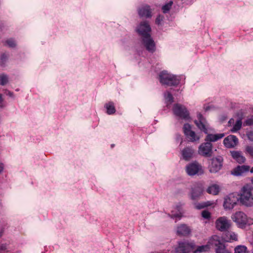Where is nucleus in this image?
<instances>
[{"mask_svg":"<svg viewBox=\"0 0 253 253\" xmlns=\"http://www.w3.org/2000/svg\"><path fill=\"white\" fill-rule=\"evenodd\" d=\"M239 201V195L231 193L224 198L223 207L226 210H232Z\"/></svg>","mask_w":253,"mask_h":253,"instance_id":"obj_6","label":"nucleus"},{"mask_svg":"<svg viewBox=\"0 0 253 253\" xmlns=\"http://www.w3.org/2000/svg\"><path fill=\"white\" fill-rule=\"evenodd\" d=\"M162 17L159 15L157 17L156 19V23L158 25L160 24L161 22L162 21Z\"/></svg>","mask_w":253,"mask_h":253,"instance_id":"obj_38","label":"nucleus"},{"mask_svg":"<svg viewBox=\"0 0 253 253\" xmlns=\"http://www.w3.org/2000/svg\"><path fill=\"white\" fill-rule=\"evenodd\" d=\"M172 4H173V1L171 0V1H169L168 3L165 4L164 5H163L162 7L163 12L164 13H168L169 11V10H170V9L171 8Z\"/></svg>","mask_w":253,"mask_h":253,"instance_id":"obj_28","label":"nucleus"},{"mask_svg":"<svg viewBox=\"0 0 253 253\" xmlns=\"http://www.w3.org/2000/svg\"><path fill=\"white\" fill-rule=\"evenodd\" d=\"M191 127H184V133L186 137L191 142L198 141L200 139V137L197 135L195 132L191 130Z\"/></svg>","mask_w":253,"mask_h":253,"instance_id":"obj_18","label":"nucleus"},{"mask_svg":"<svg viewBox=\"0 0 253 253\" xmlns=\"http://www.w3.org/2000/svg\"><path fill=\"white\" fill-rule=\"evenodd\" d=\"M246 152L253 157V146H248L246 148Z\"/></svg>","mask_w":253,"mask_h":253,"instance_id":"obj_36","label":"nucleus"},{"mask_svg":"<svg viewBox=\"0 0 253 253\" xmlns=\"http://www.w3.org/2000/svg\"><path fill=\"white\" fill-rule=\"evenodd\" d=\"M208 109H209V107H207V108L206 109V111H207V110H208Z\"/></svg>","mask_w":253,"mask_h":253,"instance_id":"obj_50","label":"nucleus"},{"mask_svg":"<svg viewBox=\"0 0 253 253\" xmlns=\"http://www.w3.org/2000/svg\"><path fill=\"white\" fill-rule=\"evenodd\" d=\"M230 226V222L226 217H220L216 221V228L221 231H224L227 230L229 228Z\"/></svg>","mask_w":253,"mask_h":253,"instance_id":"obj_12","label":"nucleus"},{"mask_svg":"<svg viewBox=\"0 0 253 253\" xmlns=\"http://www.w3.org/2000/svg\"><path fill=\"white\" fill-rule=\"evenodd\" d=\"M230 153L233 159L237 163L242 164L245 162L246 158L241 151H230Z\"/></svg>","mask_w":253,"mask_h":253,"instance_id":"obj_20","label":"nucleus"},{"mask_svg":"<svg viewBox=\"0 0 253 253\" xmlns=\"http://www.w3.org/2000/svg\"><path fill=\"white\" fill-rule=\"evenodd\" d=\"M234 253H249L247 251V248L246 246L239 245L234 249Z\"/></svg>","mask_w":253,"mask_h":253,"instance_id":"obj_27","label":"nucleus"},{"mask_svg":"<svg viewBox=\"0 0 253 253\" xmlns=\"http://www.w3.org/2000/svg\"><path fill=\"white\" fill-rule=\"evenodd\" d=\"M3 101V99L2 98V96L1 94H0V106L1 107H4V106L3 105H2Z\"/></svg>","mask_w":253,"mask_h":253,"instance_id":"obj_41","label":"nucleus"},{"mask_svg":"<svg viewBox=\"0 0 253 253\" xmlns=\"http://www.w3.org/2000/svg\"><path fill=\"white\" fill-rule=\"evenodd\" d=\"M252 182L253 183V179L252 180Z\"/></svg>","mask_w":253,"mask_h":253,"instance_id":"obj_51","label":"nucleus"},{"mask_svg":"<svg viewBox=\"0 0 253 253\" xmlns=\"http://www.w3.org/2000/svg\"><path fill=\"white\" fill-rule=\"evenodd\" d=\"M136 31L140 36L146 49L150 52H154L156 49L155 43L150 35L151 28L149 23L146 21L140 22Z\"/></svg>","mask_w":253,"mask_h":253,"instance_id":"obj_1","label":"nucleus"},{"mask_svg":"<svg viewBox=\"0 0 253 253\" xmlns=\"http://www.w3.org/2000/svg\"><path fill=\"white\" fill-rule=\"evenodd\" d=\"M226 119V117L225 116H223L221 118L220 121H221V122H223V121H225Z\"/></svg>","mask_w":253,"mask_h":253,"instance_id":"obj_45","label":"nucleus"},{"mask_svg":"<svg viewBox=\"0 0 253 253\" xmlns=\"http://www.w3.org/2000/svg\"><path fill=\"white\" fill-rule=\"evenodd\" d=\"M138 13L140 17L150 18L152 17V9L148 5H144L138 9Z\"/></svg>","mask_w":253,"mask_h":253,"instance_id":"obj_16","label":"nucleus"},{"mask_svg":"<svg viewBox=\"0 0 253 253\" xmlns=\"http://www.w3.org/2000/svg\"><path fill=\"white\" fill-rule=\"evenodd\" d=\"M252 253H253V252H252Z\"/></svg>","mask_w":253,"mask_h":253,"instance_id":"obj_52","label":"nucleus"},{"mask_svg":"<svg viewBox=\"0 0 253 253\" xmlns=\"http://www.w3.org/2000/svg\"><path fill=\"white\" fill-rule=\"evenodd\" d=\"M212 144L210 142H205L199 147V154L206 157H211L212 153Z\"/></svg>","mask_w":253,"mask_h":253,"instance_id":"obj_9","label":"nucleus"},{"mask_svg":"<svg viewBox=\"0 0 253 253\" xmlns=\"http://www.w3.org/2000/svg\"><path fill=\"white\" fill-rule=\"evenodd\" d=\"M6 249V246L5 245L2 244L0 245V250L1 251H4Z\"/></svg>","mask_w":253,"mask_h":253,"instance_id":"obj_43","label":"nucleus"},{"mask_svg":"<svg viewBox=\"0 0 253 253\" xmlns=\"http://www.w3.org/2000/svg\"><path fill=\"white\" fill-rule=\"evenodd\" d=\"M190 232V229L185 224H182L177 227V233L179 235L186 236L189 235Z\"/></svg>","mask_w":253,"mask_h":253,"instance_id":"obj_22","label":"nucleus"},{"mask_svg":"<svg viewBox=\"0 0 253 253\" xmlns=\"http://www.w3.org/2000/svg\"><path fill=\"white\" fill-rule=\"evenodd\" d=\"M243 118L244 115L242 112L238 113L236 116L229 120L228 126H242Z\"/></svg>","mask_w":253,"mask_h":253,"instance_id":"obj_14","label":"nucleus"},{"mask_svg":"<svg viewBox=\"0 0 253 253\" xmlns=\"http://www.w3.org/2000/svg\"><path fill=\"white\" fill-rule=\"evenodd\" d=\"M247 134L248 138L251 141H253V130L248 131Z\"/></svg>","mask_w":253,"mask_h":253,"instance_id":"obj_37","label":"nucleus"},{"mask_svg":"<svg viewBox=\"0 0 253 253\" xmlns=\"http://www.w3.org/2000/svg\"><path fill=\"white\" fill-rule=\"evenodd\" d=\"M6 94L8 95L10 97H13V93L12 92H11L10 91H7V93H6Z\"/></svg>","mask_w":253,"mask_h":253,"instance_id":"obj_44","label":"nucleus"},{"mask_svg":"<svg viewBox=\"0 0 253 253\" xmlns=\"http://www.w3.org/2000/svg\"><path fill=\"white\" fill-rule=\"evenodd\" d=\"M195 123L197 126L204 127L208 125L206 119L200 113L197 114V120H195Z\"/></svg>","mask_w":253,"mask_h":253,"instance_id":"obj_23","label":"nucleus"},{"mask_svg":"<svg viewBox=\"0 0 253 253\" xmlns=\"http://www.w3.org/2000/svg\"><path fill=\"white\" fill-rule=\"evenodd\" d=\"M181 216V213H176V214H172L171 215V218H175V217H178L179 218H180V217Z\"/></svg>","mask_w":253,"mask_h":253,"instance_id":"obj_39","label":"nucleus"},{"mask_svg":"<svg viewBox=\"0 0 253 253\" xmlns=\"http://www.w3.org/2000/svg\"><path fill=\"white\" fill-rule=\"evenodd\" d=\"M250 169V167L249 166L243 165L241 166H238L234 169L232 174L236 176L241 175L244 172L249 171Z\"/></svg>","mask_w":253,"mask_h":253,"instance_id":"obj_21","label":"nucleus"},{"mask_svg":"<svg viewBox=\"0 0 253 253\" xmlns=\"http://www.w3.org/2000/svg\"><path fill=\"white\" fill-rule=\"evenodd\" d=\"M4 169V165L2 163H0V173H1Z\"/></svg>","mask_w":253,"mask_h":253,"instance_id":"obj_42","label":"nucleus"},{"mask_svg":"<svg viewBox=\"0 0 253 253\" xmlns=\"http://www.w3.org/2000/svg\"><path fill=\"white\" fill-rule=\"evenodd\" d=\"M231 218L232 220L241 228H244L246 225L253 224V219L248 218L247 215L243 211H239L233 214Z\"/></svg>","mask_w":253,"mask_h":253,"instance_id":"obj_3","label":"nucleus"},{"mask_svg":"<svg viewBox=\"0 0 253 253\" xmlns=\"http://www.w3.org/2000/svg\"><path fill=\"white\" fill-rule=\"evenodd\" d=\"M201 130L207 134V136L205 138V141L211 143L217 141L218 140L221 139L225 136V134L223 133L217 134L208 133L207 127H202Z\"/></svg>","mask_w":253,"mask_h":253,"instance_id":"obj_11","label":"nucleus"},{"mask_svg":"<svg viewBox=\"0 0 253 253\" xmlns=\"http://www.w3.org/2000/svg\"><path fill=\"white\" fill-rule=\"evenodd\" d=\"M219 186L217 184H212L210 186L207 190L208 193L213 195H217L219 192Z\"/></svg>","mask_w":253,"mask_h":253,"instance_id":"obj_24","label":"nucleus"},{"mask_svg":"<svg viewBox=\"0 0 253 253\" xmlns=\"http://www.w3.org/2000/svg\"><path fill=\"white\" fill-rule=\"evenodd\" d=\"M241 127H232L231 131L232 132H236L240 129Z\"/></svg>","mask_w":253,"mask_h":253,"instance_id":"obj_40","label":"nucleus"},{"mask_svg":"<svg viewBox=\"0 0 253 253\" xmlns=\"http://www.w3.org/2000/svg\"><path fill=\"white\" fill-rule=\"evenodd\" d=\"M204 191L203 185L201 183L197 184L192 188L191 193V199L193 200H197L202 195Z\"/></svg>","mask_w":253,"mask_h":253,"instance_id":"obj_15","label":"nucleus"},{"mask_svg":"<svg viewBox=\"0 0 253 253\" xmlns=\"http://www.w3.org/2000/svg\"><path fill=\"white\" fill-rule=\"evenodd\" d=\"M194 245L188 242H180L178 243V246L174 249L173 253H189L193 251Z\"/></svg>","mask_w":253,"mask_h":253,"instance_id":"obj_7","label":"nucleus"},{"mask_svg":"<svg viewBox=\"0 0 253 253\" xmlns=\"http://www.w3.org/2000/svg\"><path fill=\"white\" fill-rule=\"evenodd\" d=\"M172 110L174 116L176 117L185 120L190 119L188 110L182 104L178 103L174 104Z\"/></svg>","mask_w":253,"mask_h":253,"instance_id":"obj_5","label":"nucleus"},{"mask_svg":"<svg viewBox=\"0 0 253 253\" xmlns=\"http://www.w3.org/2000/svg\"><path fill=\"white\" fill-rule=\"evenodd\" d=\"M222 162L223 159L220 156L212 158L209 167L210 171L211 173H216L218 171L222 166Z\"/></svg>","mask_w":253,"mask_h":253,"instance_id":"obj_10","label":"nucleus"},{"mask_svg":"<svg viewBox=\"0 0 253 253\" xmlns=\"http://www.w3.org/2000/svg\"><path fill=\"white\" fill-rule=\"evenodd\" d=\"M217 236H215L213 238V239L211 240L209 243L212 245H214L216 247L215 249L216 253H230L225 249V246L221 243L218 239Z\"/></svg>","mask_w":253,"mask_h":253,"instance_id":"obj_13","label":"nucleus"},{"mask_svg":"<svg viewBox=\"0 0 253 253\" xmlns=\"http://www.w3.org/2000/svg\"><path fill=\"white\" fill-rule=\"evenodd\" d=\"M8 82V77L5 74L0 75V84L1 85H5Z\"/></svg>","mask_w":253,"mask_h":253,"instance_id":"obj_29","label":"nucleus"},{"mask_svg":"<svg viewBox=\"0 0 253 253\" xmlns=\"http://www.w3.org/2000/svg\"><path fill=\"white\" fill-rule=\"evenodd\" d=\"M165 99L169 103H172L173 101V97L172 94L169 91L164 93Z\"/></svg>","mask_w":253,"mask_h":253,"instance_id":"obj_32","label":"nucleus"},{"mask_svg":"<svg viewBox=\"0 0 253 253\" xmlns=\"http://www.w3.org/2000/svg\"><path fill=\"white\" fill-rule=\"evenodd\" d=\"M6 43L10 47H14L16 46V43L14 40L10 39L6 41Z\"/></svg>","mask_w":253,"mask_h":253,"instance_id":"obj_34","label":"nucleus"},{"mask_svg":"<svg viewBox=\"0 0 253 253\" xmlns=\"http://www.w3.org/2000/svg\"><path fill=\"white\" fill-rule=\"evenodd\" d=\"M226 237H224L223 239L226 242H231L232 241L237 240V236L234 233L231 232H228L226 233Z\"/></svg>","mask_w":253,"mask_h":253,"instance_id":"obj_26","label":"nucleus"},{"mask_svg":"<svg viewBox=\"0 0 253 253\" xmlns=\"http://www.w3.org/2000/svg\"><path fill=\"white\" fill-rule=\"evenodd\" d=\"M3 230H1V231H0V238L2 236V235H3Z\"/></svg>","mask_w":253,"mask_h":253,"instance_id":"obj_46","label":"nucleus"},{"mask_svg":"<svg viewBox=\"0 0 253 253\" xmlns=\"http://www.w3.org/2000/svg\"><path fill=\"white\" fill-rule=\"evenodd\" d=\"M250 171L251 173H253V167L251 169Z\"/></svg>","mask_w":253,"mask_h":253,"instance_id":"obj_48","label":"nucleus"},{"mask_svg":"<svg viewBox=\"0 0 253 253\" xmlns=\"http://www.w3.org/2000/svg\"><path fill=\"white\" fill-rule=\"evenodd\" d=\"M210 249V247L208 245L201 246L197 248V249L194 251V253L197 252H204L208 251Z\"/></svg>","mask_w":253,"mask_h":253,"instance_id":"obj_30","label":"nucleus"},{"mask_svg":"<svg viewBox=\"0 0 253 253\" xmlns=\"http://www.w3.org/2000/svg\"><path fill=\"white\" fill-rule=\"evenodd\" d=\"M202 216L205 219H209L210 218L211 214L208 211L204 210L202 212Z\"/></svg>","mask_w":253,"mask_h":253,"instance_id":"obj_35","label":"nucleus"},{"mask_svg":"<svg viewBox=\"0 0 253 253\" xmlns=\"http://www.w3.org/2000/svg\"><path fill=\"white\" fill-rule=\"evenodd\" d=\"M238 142V138L236 136L230 135L224 138L223 144L226 148H231L236 146Z\"/></svg>","mask_w":253,"mask_h":253,"instance_id":"obj_17","label":"nucleus"},{"mask_svg":"<svg viewBox=\"0 0 253 253\" xmlns=\"http://www.w3.org/2000/svg\"><path fill=\"white\" fill-rule=\"evenodd\" d=\"M184 126H188V127H190L191 126L190 125L188 124H186L184 125Z\"/></svg>","mask_w":253,"mask_h":253,"instance_id":"obj_47","label":"nucleus"},{"mask_svg":"<svg viewBox=\"0 0 253 253\" xmlns=\"http://www.w3.org/2000/svg\"><path fill=\"white\" fill-rule=\"evenodd\" d=\"M186 171L190 176L203 173L202 166L196 162L190 163L187 165L186 167Z\"/></svg>","mask_w":253,"mask_h":253,"instance_id":"obj_8","label":"nucleus"},{"mask_svg":"<svg viewBox=\"0 0 253 253\" xmlns=\"http://www.w3.org/2000/svg\"><path fill=\"white\" fill-rule=\"evenodd\" d=\"M253 187L250 185H246L241 190L240 195H239V201L246 207L253 206V196L252 193Z\"/></svg>","mask_w":253,"mask_h":253,"instance_id":"obj_2","label":"nucleus"},{"mask_svg":"<svg viewBox=\"0 0 253 253\" xmlns=\"http://www.w3.org/2000/svg\"><path fill=\"white\" fill-rule=\"evenodd\" d=\"M104 107L106 109V112L109 115H112L115 113L116 109L114 103L113 102H109L105 104Z\"/></svg>","mask_w":253,"mask_h":253,"instance_id":"obj_25","label":"nucleus"},{"mask_svg":"<svg viewBox=\"0 0 253 253\" xmlns=\"http://www.w3.org/2000/svg\"><path fill=\"white\" fill-rule=\"evenodd\" d=\"M114 145H114V144H112V145H111V147H112V148H113V147L114 146Z\"/></svg>","mask_w":253,"mask_h":253,"instance_id":"obj_49","label":"nucleus"},{"mask_svg":"<svg viewBox=\"0 0 253 253\" xmlns=\"http://www.w3.org/2000/svg\"><path fill=\"white\" fill-rule=\"evenodd\" d=\"M244 126H251L253 125V117L247 118L244 123Z\"/></svg>","mask_w":253,"mask_h":253,"instance_id":"obj_33","label":"nucleus"},{"mask_svg":"<svg viewBox=\"0 0 253 253\" xmlns=\"http://www.w3.org/2000/svg\"><path fill=\"white\" fill-rule=\"evenodd\" d=\"M160 83L168 86H174L179 83V80L176 76L169 74L167 71H162L159 75Z\"/></svg>","mask_w":253,"mask_h":253,"instance_id":"obj_4","label":"nucleus"},{"mask_svg":"<svg viewBox=\"0 0 253 253\" xmlns=\"http://www.w3.org/2000/svg\"><path fill=\"white\" fill-rule=\"evenodd\" d=\"M7 59L8 56L6 54H1L0 57V66H4L7 60Z\"/></svg>","mask_w":253,"mask_h":253,"instance_id":"obj_31","label":"nucleus"},{"mask_svg":"<svg viewBox=\"0 0 253 253\" xmlns=\"http://www.w3.org/2000/svg\"><path fill=\"white\" fill-rule=\"evenodd\" d=\"M194 150L191 147H186L181 151L183 159L185 161H189L193 157Z\"/></svg>","mask_w":253,"mask_h":253,"instance_id":"obj_19","label":"nucleus"}]
</instances>
